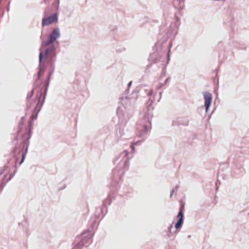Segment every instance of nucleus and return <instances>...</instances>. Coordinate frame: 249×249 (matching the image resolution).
Here are the masks:
<instances>
[{"mask_svg": "<svg viewBox=\"0 0 249 249\" xmlns=\"http://www.w3.org/2000/svg\"><path fill=\"white\" fill-rule=\"evenodd\" d=\"M43 57V53L42 52H41L39 53V62H41V61Z\"/></svg>", "mask_w": 249, "mask_h": 249, "instance_id": "nucleus-9", "label": "nucleus"}, {"mask_svg": "<svg viewBox=\"0 0 249 249\" xmlns=\"http://www.w3.org/2000/svg\"><path fill=\"white\" fill-rule=\"evenodd\" d=\"M31 119H34V116H33V115H32V116H31Z\"/></svg>", "mask_w": 249, "mask_h": 249, "instance_id": "nucleus-13", "label": "nucleus"}, {"mask_svg": "<svg viewBox=\"0 0 249 249\" xmlns=\"http://www.w3.org/2000/svg\"><path fill=\"white\" fill-rule=\"evenodd\" d=\"M204 98L205 100V106L206 107V111H207L212 102V95L211 93L206 92L204 94Z\"/></svg>", "mask_w": 249, "mask_h": 249, "instance_id": "nucleus-4", "label": "nucleus"}, {"mask_svg": "<svg viewBox=\"0 0 249 249\" xmlns=\"http://www.w3.org/2000/svg\"><path fill=\"white\" fill-rule=\"evenodd\" d=\"M40 96H41V94L40 95ZM40 98H41V97H39V99L38 100V103H37V105H39V104H40V105L42 106L43 103L40 102Z\"/></svg>", "mask_w": 249, "mask_h": 249, "instance_id": "nucleus-11", "label": "nucleus"}, {"mask_svg": "<svg viewBox=\"0 0 249 249\" xmlns=\"http://www.w3.org/2000/svg\"><path fill=\"white\" fill-rule=\"evenodd\" d=\"M131 82H130L129 83V85H131Z\"/></svg>", "mask_w": 249, "mask_h": 249, "instance_id": "nucleus-14", "label": "nucleus"}, {"mask_svg": "<svg viewBox=\"0 0 249 249\" xmlns=\"http://www.w3.org/2000/svg\"><path fill=\"white\" fill-rule=\"evenodd\" d=\"M182 223H183V220H181V219H178V222L175 225V228L177 229L181 227V226L182 225Z\"/></svg>", "mask_w": 249, "mask_h": 249, "instance_id": "nucleus-6", "label": "nucleus"}, {"mask_svg": "<svg viewBox=\"0 0 249 249\" xmlns=\"http://www.w3.org/2000/svg\"><path fill=\"white\" fill-rule=\"evenodd\" d=\"M59 36V32H52L48 36L47 40L43 41L42 47H45L53 43Z\"/></svg>", "mask_w": 249, "mask_h": 249, "instance_id": "nucleus-2", "label": "nucleus"}, {"mask_svg": "<svg viewBox=\"0 0 249 249\" xmlns=\"http://www.w3.org/2000/svg\"><path fill=\"white\" fill-rule=\"evenodd\" d=\"M56 46L53 45L49 47L45 50L44 56L46 57H53L55 56V51Z\"/></svg>", "mask_w": 249, "mask_h": 249, "instance_id": "nucleus-3", "label": "nucleus"}, {"mask_svg": "<svg viewBox=\"0 0 249 249\" xmlns=\"http://www.w3.org/2000/svg\"><path fill=\"white\" fill-rule=\"evenodd\" d=\"M44 70L42 68H40L38 72V78L41 76V75L44 73Z\"/></svg>", "mask_w": 249, "mask_h": 249, "instance_id": "nucleus-8", "label": "nucleus"}, {"mask_svg": "<svg viewBox=\"0 0 249 249\" xmlns=\"http://www.w3.org/2000/svg\"><path fill=\"white\" fill-rule=\"evenodd\" d=\"M50 76V74L47 77V81H48V84L49 83V77Z\"/></svg>", "mask_w": 249, "mask_h": 249, "instance_id": "nucleus-12", "label": "nucleus"}, {"mask_svg": "<svg viewBox=\"0 0 249 249\" xmlns=\"http://www.w3.org/2000/svg\"><path fill=\"white\" fill-rule=\"evenodd\" d=\"M86 244V242L85 240H82L81 241H80L77 245H76L75 246L77 247V248L81 247L82 246H84Z\"/></svg>", "mask_w": 249, "mask_h": 249, "instance_id": "nucleus-7", "label": "nucleus"}, {"mask_svg": "<svg viewBox=\"0 0 249 249\" xmlns=\"http://www.w3.org/2000/svg\"><path fill=\"white\" fill-rule=\"evenodd\" d=\"M57 20V14L54 13L48 17L43 18L42 20V25L43 26L49 25L51 24L56 22Z\"/></svg>", "mask_w": 249, "mask_h": 249, "instance_id": "nucleus-1", "label": "nucleus"}, {"mask_svg": "<svg viewBox=\"0 0 249 249\" xmlns=\"http://www.w3.org/2000/svg\"><path fill=\"white\" fill-rule=\"evenodd\" d=\"M24 158H25V154H22V159L20 162V164H21L24 161Z\"/></svg>", "mask_w": 249, "mask_h": 249, "instance_id": "nucleus-10", "label": "nucleus"}, {"mask_svg": "<svg viewBox=\"0 0 249 249\" xmlns=\"http://www.w3.org/2000/svg\"><path fill=\"white\" fill-rule=\"evenodd\" d=\"M184 208H185L184 204L183 203H181L180 208H179V213L178 215V217L179 218V219H181V220H183V211L184 210Z\"/></svg>", "mask_w": 249, "mask_h": 249, "instance_id": "nucleus-5", "label": "nucleus"}]
</instances>
